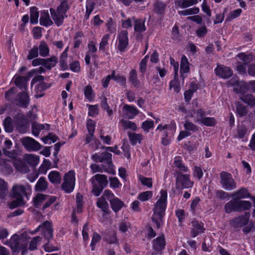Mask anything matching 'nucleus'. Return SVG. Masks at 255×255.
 <instances>
[{
    "label": "nucleus",
    "mask_w": 255,
    "mask_h": 255,
    "mask_svg": "<svg viewBox=\"0 0 255 255\" xmlns=\"http://www.w3.org/2000/svg\"><path fill=\"white\" fill-rule=\"evenodd\" d=\"M167 192L161 190L160 192V197L154 205L153 214L152 220L156 225L157 229L160 228L162 224V218L165 214L167 206Z\"/></svg>",
    "instance_id": "1"
},
{
    "label": "nucleus",
    "mask_w": 255,
    "mask_h": 255,
    "mask_svg": "<svg viewBox=\"0 0 255 255\" xmlns=\"http://www.w3.org/2000/svg\"><path fill=\"white\" fill-rule=\"evenodd\" d=\"M30 190V186L27 183L23 185H14L12 188L11 197L15 199L9 204V208L12 209L25 205V203L23 199V196H27V192Z\"/></svg>",
    "instance_id": "2"
},
{
    "label": "nucleus",
    "mask_w": 255,
    "mask_h": 255,
    "mask_svg": "<svg viewBox=\"0 0 255 255\" xmlns=\"http://www.w3.org/2000/svg\"><path fill=\"white\" fill-rule=\"evenodd\" d=\"M70 8V5L65 2L60 3L56 9L51 8L50 12L55 23L59 26L63 23L64 19L67 17L66 12Z\"/></svg>",
    "instance_id": "3"
},
{
    "label": "nucleus",
    "mask_w": 255,
    "mask_h": 255,
    "mask_svg": "<svg viewBox=\"0 0 255 255\" xmlns=\"http://www.w3.org/2000/svg\"><path fill=\"white\" fill-rule=\"evenodd\" d=\"M92 158L95 162H105L107 166L103 165L105 172L112 174L115 173L112 160V154L111 153L108 152L96 153L92 155Z\"/></svg>",
    "instance_id": "4"
},
{
    "label": "nucleus",
    "mask_w": 255,
    "mask_h": 255,
    "mask_svg": "<svg viewBox=\"0 0 255 255\" xmlns=\"http://www.w3.org/2000/svg\"><path fill=\"white\" fill-rule=\"evenodd\" d=\"M3 244L10 248L13 255H16L21 250L26 249L27 246L25 241L16 234L12 235L9 241Z\"/></svg>",
    "instance_id": "5"
},
{
    "label": "nucleus",
    "mask_w": 255,
    "mask_h": 255,
    "mask_svg": "<svg viewBox=\"0 0 255 255\" xmlns=\"http://www.w3.org/2000/svg\"><path fill=\"white\" fill-rule=\"evenodd\" d=\"M220 183L223 189L227 191H231L237 188V183L231 173L222 171L220 174Z\"/></svg>",
    "instance_id": "6"
},
{
    "label": "nucleus",
    "mask_w": 255,
    "mask_h": 255,
    "mask_svg": "<svg viewBox=\"0 0 255 255\" xmlns=\"http://www.w3.org/2000/svg\"><path fill=\"white\" fill-rule=\"evenodd\" d=\"M193 182L190 180V175L188 174H182L177 172L176 175V186L177 189H183L191 188L193 186Z\"/></svg>",
    "instance_id": "7"
},
{
    "label": "nucleus",
    "mask_w": 255,
    "mask_h": 255,
    "mask_svg": "<svg viewBox=\"0 0 255 255\" xmlns=\"http://www.w3.org/2000/svg\"><path fill=\"white\" fill-rule=\"evenodd\" d=\"M75 184V172L69 171L65 175L64 182L61 185L62 188L65 192L69 193L73 191Z\"/></svg>",
    "instance_id": "8"
},
{
    "label": "nucleus",
    "mask_w": 255,
    "mask_h": 255,
    "mask_svg": "<svg viewBox=\"0 0 255 255\" xmlns=\"http://www.w3.org/2000/svg\"><path fill=\"white\" fill-rule=\"evenodd\" d=\"M21 141L24 148L29 151H36L42 147L41 145L32 137H25L21 139Z\"/></svg>",
    "instance_id": "9"
},
{
    "label": "nucleus",
    "mask_w": 255,
    "mask_h": 255,
    "mask_svg": "<svg viewBox=\"0 0 255 255\" xmlns=\"http://www.w3.org/2000/svg\"><path fill=\"white\" fill-rule=\"evenodd\" d=\"M40 229L42 230L43 236L47 241H49L53 238V229L52 225L49 222L45 221L43 222L36 229L34 233L38 232Z\"/></svg>",
    "instance_id": "10"
},
{
    "label": "nucleus",
    "mask_w": 255,
    "mask_h": 255,
    "mask_svg": "<svg viewBox=\"0 0 255 255\" xmlns=\"http://www.w3.org/2000/svg\"><path fill=\"white\" fill-rule=\"evenodd\" d=\"M118 49L121 52L125 51L128 44V32L126 30H122L118 35Z\"/></svg>",
    "instance_id": "11"
},
{
    "label": "nucleus",
    "mask_w": 255,
    "mask_h": 255,
    "mask_svg": "<svg viewBox=\"0 0 255 255\" xmlns=\"http://www.w3.org/2000/svg\"><path fill=\"white\" fill-rule=\"evenodd\" d=\"M250 216V213L246 212L244 215L239 216L232 220L230 221V225L235 228H241L248 223Z\"/></svg>",
    "instance_id": "12"
},
{
    "label": "nucleus",
    "mask_w": 255,
    "mask_h": 255,
    "mask_svg": "<svg viewBox=\"0 0 255 255\" xmlns=\"http://www.w3.org/2000/svg\"><path fill=\"white\" fill-rule=\"evenodd\" d=\"M215 71L217 76L223 79H228L233 74V71L229 67L223 65L218 66Z\"/></svg>",
    "instance_id": "13"
},
{
    "label": "nucleus",
    "mask_w": 255,
    "mask_h": 255,
    "mask_svg": "<svg viewBox=\"0 0 255 255\" xmlns=\"http://www.w3.org/2000/svg\"><path fill=\"white\" fill-rule=\"evenodd\" d=\"M123 112L128 119H133L139 113L138 110L135 106L127 104L124 106Z\"/></svg>",
    "instance_id": "14"
},
{
    "label": "nucleus",
    "mask_w": 255,
    "mask_h": 255,
    "mask_svg": "<svg viewBox=\"0 0 255 255\" xmlns=\"http://www.w3.org/2000/svg\"><path fill=\"white\" fill-rule=\"evenodd\" d=\"M229 85L234 86V91L237 93L245 92L247 90V86L244 82H240L236 79H231L228 82Z\"/></svg>",
    "instance_id": "15"
},
{
    "label": "nucleus",
    "mask_w": 255,
    "mask_h": 255,
    "mask_svg": "<svg viewBox=\"0 0 255 255\" xmlns=\"http://www.w3.org/2000/svg\"><path fill=\"white\" fill-rule=\"evenodd\" d=\"M192 229L191 230V236L193 238L196 237L199 234L204 232L203 224L196 220H193L191 222Z\"/></svg>",
    "instance_id": "16"
},
{
    "label": "nucleus",
    "mask_w": 255,
    "mask_h": 255,
    "mask_svg": "<svg viewBox=\"0 0 255 255\" xmlns=\"http://www.w3.org/2000/svg\"><path fill=\"white\" fill-rule=\"evenodd\" d=\"M17 105L26 108L29 104V96L26 91L20 92L17 95Z\"/></svg>",
    "instance_id": "17"
},
{
    "label": "nucleus",
    "mask_w": 255,
    "mask_h": 255,
    "mask_svg": "<svg viewBox=\"0 0 255 255\" xmlns=\"http://www.w3.org/2000/svg\"><path fill=\"white\" fill-rule=\"evenodd\" d=\"M28 80V78L21 76L14 77L16 86L22 91L27 90Z\"/></svg>",
    "instance_id": "18"
},
{
    "label": "nucleus",
    "mask_w": 255,
    "mask_h": 255,
    "mask_svg": "<svg viewBox=\"0 0 255 255\" xmlns=\"http://www.w3.org/2000/svg\"><path fill=\"white\" fill-rule=\"evenodd\" d=\"M90 181L94 182L97 181L98 182V185L104 188L106 187L108 184L107 176L104 174H96L91 178Z\"/></svg>",
    "instance_id": "19"
},
{
    "label": "nucleus",
    "mask_w": 255,
    "mask_h": 255,
    "mask_svg": "<svg viewBox=\"0 0 255 255\" xmlns=\"http://www.w3.org/2000/svg\"><path fill=\"white\" fill-rule=\"evenodd\" d=\"M165 245V238L163 235L156 238L153 241V248L157 252L163 250Z\"/></svg>",
    "instance_id": "20"
},
{
    "label": "nucleus",
    "mask_w": 255,
    "mask_h": 255,
    "mask_svg": "<svg viewBox=\"0 0 255 255\" xmlns=\"http://www.w3.org/2000/svg\"><path fill=\"white\" fill-rule=\"evenodd\" d=\"M250 194L249 193L248 189L246 188H242L233 193L232 194V197L235 200L247 198L250 197Z\"/></svg>",
    "instance_id": "21"
},
{
    "label": "nucleus",
    "mask_w": 255,
    "mask_h": 255,
    "mask_svg": "<svg viewBox=\"0 0 255 255\" xmlns=\"http://www.w3.org/2000/svg\"><path fill=\"white\" fill-rule=\"evenodd\" d=\"M48 183L46 178L41 177L35 185V190L37 192H43L48 188Z\"/></svg>",
    "instance_id": "22"
},
{
    "label": "nucleus",
    "mask_w": 255,
    "mask_h": 255,
    "mask_svg": "<svg viewBox=\"0 0 255 255\" xmlns=\"http://www.w3.org/2000/svg\"><path fill=\"white\" fill-rule=\"evenodd\" d=\"M50 126L48 124H39L36 123H33L32 124V133L35 136H38L39 134L40 131L46 128V129L49 128Z\"/></svg>",
    "instance_id": "23"
},
{
    "label": "nucleus",
    "mask_w": 255,
    "mask_h": 255,
    "mask_svg": "<svg viewBox=\"0 0 255 255\" xmlns=\"http://www.w3.org/2000/svg\"><path fill=\"white\" fill-rule=\"evenodd\" d=\"M39 21L40 25L45 26H50L53 24V22L50 19L47 11H44L41 12Z\"/></svg>",
    "instance_id": "24"
},
{
    "label": "nucleus",
    "mask_w": 255,
    "mask_h": 255,
    "mask_svg": "<svg viewBox=\"0 0 255 255\" xmlns=\"http://www.w3.org/2000/svg\"><path fill=\"white\" fill-rule=\"evenodd\" d=\"M134 21V30L136 32L140 33L146 30V27L144 24L145 20L141 19H135L132 18Z\"/></svg>",
    "instance_id": "25"
},
{
    "label": "nucleus",
    "mask_w": 255,
    "mask_h": 255,
    "mask_svg": "<svg viewBox=\"0 0 255 255\" xmlns=\"http://www.w3.org/2000/svg\"><path fill=\"white\" fill-rule=\"evenodd\" d=\"M13 165L17 171L21 173H25L28 172L29 170L27 165L19 160H15L13 161Z\"/></svg>",
    "instance_id": "26"
},
{
    "label": "nucleus",
    "mask_w": 255,
    "mask_h": 255,
    "mask_svg": "<svg viewBox=\"0 0 255 255\" xmlns=\"http://www.w3.org/2000/svg\"><path fill=\"white\" fill-rule=\"evenodd\" d=\"M129 81L135 88H138L140 86V82L138 79L136 71L132 69L129 72Z\"/></svg>",
    "instance_id": "27"
},
{
    "label": "nucleus",
    "mask_w": 255,
    "mask_h": 255,
    "mask_svg": "<svg viewBox=\"0 0 255 255\" xmlns=\"http://www.w3.org/2000/svg\"><path fill=\"white\" fill-rule=\"evenodd\" d=\"M44 66L48 70H51L52 68L55 66L58 63V57L55 56H52L49 58L44 59Z\"/></svg>",
    "instance_id": "28"
},
{
    "label": "nucleus",
    "mask_w": 255,
    "mask_h": 255,
    "mask_svg": "<svg viewBox=\"0 0 255 255\" xmlns=\"http://www.w3.org/2000/svg\"><path fill=\"white\" fill-rule=\"evenodd\" d=\"M25 159L27 162L32 167L36 166L39 162V157L33 154L25 155Z\"/></svg>",
    "instance_id": "29"
},
{
    "label": "nucleus",
    "mask_w": 255,
    "mask_h": 255,
    "mask_svg": "<svg viewBox=\"0 0 255 255\" xmlns=\"http://www.w3.org/2000/svg\"><path fill=\"white\" fill-rule=\"evenodd\" d=\"M38 48L39 50V54L41 57H45L49 55V48L45 41H41Z\"/></svg>",
    "instance_id": "30"
},
{
    "label": "nucleus",
    "mask_w": 255,
    "mask_h": 255,
    "mask_svg": "<svg viewBox=\"0 0 255 255\" xmlns=\"http://www.w3.org/2000/svg\"><path fill=\"white\" fill-rule=\"evenodd\" d=\"M48 177L49 181L53 184H59L61 181V176L57 171H51L49 173Z\"/></svg>",
    "instance_id": "31"
},
{
    "label": "nucleus",
    "mask_w": 255,
    "mask_h": 255,
    "mask_svg": "<svg viewBox=\"0 0 255 255\" xmlns=\"http://www.w3.org/2000/svg\"><path fill=\"white\" fill-rule=\"evenodd\" d=\"M97 206L105 213H109V207L108 203L104 198V197H100L97 199Z\"/></svg>",
    "instance_id": "32"
},
{
    "label": "nucleus",
    "mask_w": 255,
    "mask_h": 255,
    "mask_svg": "<svg viewBox=\"0 0 255 255\" xmlns=\"http://www.w3.org/2000/svg\"><path fill=\"white\" fill-rule=\"evenodd\" d=\"M237 200H231L227 202L225 205V210L227 213L232 212H238Z\"/></svg>",
    "instance_id": "33"
},
{
    "label": "nucleus",
    "mask_w": 255,
    "mask_h": 255,
    "mask_svg": "<svg viewBox=\"0 0 255 255\" xmlns=\"http://www.w3.org/2000/svg\"><path fill=\"white\" fill-rule=\"evenodd\" d=\"M189 63L188 61L187 57L185 55H183L181 59L180 64V73L181 74H184L189 72Z\"/></svg>",
    "instance_id": "34"
},
{
    "label": "nucleus",
    "mask_w": 255,
    "mask_h": 255,
    "mask_svg": "<svg viewBox=\"0 0 255 255\" xmlns=\"http://www.w3.org/2000/svg\"><path fill=\"white\" fill-rule=\"evenodd\" d=\"M174 164L175 167L178 169V171L176 170V175H177V172L181 173V172H186L188 171V167L185 166L179 157L175 158Z\"/></svg>",
    "instance_id": "35"
},
{
    "label": "nucleus",
    "mask_w": 255,
    "mask_h": 255,
    "mask_svg": "<svg viewBox=\"0 0 255 255\" xmlns=\"http://www.w3.org/2000/svg\"><path fill=\"white\" fill-rule=\"evenodd\" d=\"M240 99L251 107L255 106V98L252 94L242 95L240 97Z\"/></svg>",
    "instance_id": "36"
},
{
    "label": "nucleus",
    "mask_w": 255,
    "mask_h": 255,
    "mask_svg": "<svg viewBox=\"0 0 255 255\" xmlns=\"http://www.w3.org/2000/svg\"><path fill=\"white\" fill-rule=\"evenodd\" d=\"M1 170L6 174H9L12 172L11 165L13 164V161L9 160H2Z\"/></svg>",
    "instance_id": "37"
},
{
    "label": "nucleus",
    "mask_w": 255,
    "mask_h": 255,
    "mask_svg": "<svg viewBox=\"0 0 255 255\" xmlns=\"http://www.w3.org/2000/svg\"><path fill=\"white\" fill-rule=\"evenodd\" d=\"M128 135L131 144L135 145L137 142L140 143L142 139V135L140 133L128 132Z\"/></svg>",
    "instance_id": "38"
},
{
    "label": "nucleus",
    "mask_w": 255,
    "mask_h": 255,
    "mask_svg": "<svg viewBox=\"0 0 255 255\" xmlns=\"http://www.w3.org/2000/svg\"><path fill=\"white\" fill-rule=\"evenodd\" d=\"M201 0H199L201 1ZM199 0H179L176 1L178 5L182 8H185L198 3Z\"/></svg>",
    "instance_id": "39"
},
{
    "label": "nucleus",
    "mask_w": 255,
    "mask_h": 255,
    "mask_svg": "<svg viewBox=\"0 0 255 255\" xmlns=\"http://www.w3.org/2000/svg\"><path fill=\"white\" fill-rule=\"evenodd\" d=\"M120 123L124 129H130L133 131L137 129L136 125L134 122L122 119Z\"/></svg>",
    "instance_id": "40"
},
{
    "label": "nucleus",
    "mask_w": 255,
    "mask_h": 255,
    "mask_svg": "<svg viewBox=\"0 0 255 255\" xmlns=\"http://www.w3.org/2000/svg\"><path fill=\"white\" fill-rule=\"evenodd\" d=\"M111 207L112 210L115 212L119 211L123 206L124 205V203L122 201L116 197L111 203Z\"/></svg>",
    "instance_id": "41"
},
{
    "label": "nucleus",
    "mask_w": 255,
    "mask_h": 255,
    "mask_svg": "<svg viewBox=\"0 0 255 255\" xmlns=\"http://www.w3.org/2000/svg\"><path fill=\"white\" fill-rule=\"evenodd\" d=\"M48 196L42 194H37L33 198V202L35 207L38 208L41 206L42 203L47 199Z\"/></svg>",
    "instance_id": "42"
},
{
    "label": "nucleus",
    "mask_w": 255,
    "mask_h": 255,
    "mask_svg": "<svg viewBox=\"0 0 255 255\" xmlns=\"http://www.w3.org/2000/svg\"><path fill=\"white\" fill-rule=\"evenodd\" d=\"M238 212L248 210L251 207V203L248 201L237 200Z\"/></svg>",
    "instance_id": "43"
},
{
    "label": "nucleus",
    "mask_w": 255,
    "mask_h": 255,
    "mask_svg": "<svg viewBox=\"0 0 255 255\" xmlns=\"http://www.w3.org/2000/svg\"><path fill=\"white\" fill-rule=\"evenodd\" d=\"M95 6V3L91 0H87L86 5V13L85 15V18L88 19L91 13L93 11Z\"/></svg>",
    "instance_id": "44"
},
{
    "label": "nucleus",
    "mask_w": 255,
    "mask_h": 255,
    "mask_svg": "<svg viewBox=\"0 0 255 255\" xmlns=\"http://www.w3.org/2000/svg\"><path fill=\"white\" fill-rule=\"evenodd\" d=\"M30 22L32 24H36L38 22L39 12L36 7H32L30 8Z\"/></svg>",
    "instance_id": "45"
},
{
    "label": "nucleus",
    "mask_w": 255,
    "mask_h": 255,
    "mask_svg": "<svg viewBox=\"0 0 255 255\" xmlns=\"http://www.w3.org/2000/svg\"><path fill=\"white\" fill-rule=\"evenodd\" d=\"M7 183L1 179H0V199H3L7 194Z\"/></svg>",
    "instance_id": "46"
},
{
    "label": "nucleus",
    "mask_w": 255,
    "mask_h": 255,
    "mask_svg": "<svg viewBox=\"0 0 255 255\" xmlns=\"http://www.w3.org/2000/svg\"><path fill=\"white\" fill-rule=\"evenodd\" d=\"M242 12V10L241 8H238L231 11L226 17V22H230L237 18L240 15Z\"/></svg>",
    "instance_id": "47"
},
{
    "label": "nucleus",
    "mask_w": 255,
    "mask_h": 255,
    "mask_svg": "<svg viewBox=\"0 0 255 255\" xmlns=\"http://www.w3.org/2000/svg\"><path fill=\"white\" fill-rule=\"evenodd\" d=\"M153 192L151 191H144L139 194L137 199L141 202L148 200L152 198Z\"/></svg>",
    "instance_id": "48"
},
{
    "label": "nucleus",
    "mask_w": 255,
    "mask_h": 255,
    "mask_svg": "<svg viewBox=\"0 0 255 255\" xmlns=\"http://www.w3.org/2000/svg\"><path fill=\"white\" fill-rule=\"evenodd\" d=\"M200 123L208 127H213L216 124V120L212 117L203 118L200 120Z\"/></svg>",
    "instance_id": "49"
},
{
    "label": "nucleus",
    "mask_w": 255,
    "mask_h": 255,
    "mask_svg": "<svg viewBox=\"0 0 255 255\" xmlns=\"http://www.w3.org/2000/svg\"><path fill=\"white\" fill-rule=\"evenodd\" d=\"M91 182L92 185V193L95 196L98 197L100 196L104 188L98 185V184L96 183V182L91 181Z\"/></svg>",
    "instance_id": "50"
},
{
    "label": "nucleus",
    "mask_w": 255,
    "mask_h": 255,
    "mask_svg": "<svg viewBox=\"0 0 255 255\" xmlns=\"http://www.w3.org/2000/svg\"><path fill=\"white\" fill-rule=\"evenodd\" d=\"M42 238L40 236H37L33 238L29 242L28 249L31 251H33L37 249L38 243L41 242Z\"/></svg>",
    "instance_id": "51"
},
{
    "label": "nucleus",
    "mask_w": 255,
    "mask_h": 255,
    "mask_svg": "<svg viewBox=\"0 0 255 255\" xmlns=\"http://www.w3.org/2000/svg\"><path fill=\"white\" fill-rule=\"evenodd\" d=\"M165 4L160 1H157L154 5V11L159 14H163L164 12Z\"/></svg>",
    "instance_id": "52"
},
{
    "label": "nucleus",
    "mask_w": 255,
    "mask_h": 255,
    "mask_svg": "<svg viewBox=\"0 0 255 255\" xmlns=\"http://www.w3.org/2000/svg\"><path fill=\"white\" fill-rule=\"evenodd\" d=\"M110 37V34H105L100 43L99 49L104 51L106 49V46L108 45V41Z\"/></svg>",
    "instance_id": "53"
},
{
    "label": "nucleus",
    "mask_w": 255,
    "mask_h": 255,
    "mask_svg": "<svg viewBox=\"0 0 255 255\" xmlns=\"http://www.w3.org/2000/svg\"><path fill=\"white\" fill-rule=\"evenodd\" d=\"M84 95L85 97L90 101L93 100L94 98V95L91 86L87 85L85 87L84 90Z\"/></svg>",
    "instance_id": "54"
},
{
    "label": "nucleus",
    "mask_w": 255,
    "mask_h": 255,
    "mask_svg": "<svg viewBox=\"0 0 255 255\" xmlns=\"http://www.w3.org/2000/svg\"><path fill=\"white\" fill-rule=\"evenodd\" d=\"M3 126L6 132H11L13 130L12 120L8 117L3 121Z\"/></svg>",
    "instance_id": "55"
},
{
    "label": "nucleus",
    "mask_w": 255,
    "mask_h": 255,
    "mask_svg": "<svg viewBox=\"0 0 255 255\" xmlns=\"http://www.w3.org/2000/svg\"><path fill=\"white\" fill-rule=\"evenodd\" d=\"M101 197H104L105 200L107 199L110 203L116 198L112 191L109 189L105 190Z\"/></svg>",
    "instance_id": "56"
},
{
    "label": "nucleus",
    "mask_w": 255,
    "mask_h": 255,
    "mask_svg": "<svg viewBox=\"0 0 255 255\" xmlns=\"http://www.w3.org/2000/svg\"><path fill=\"white\" fill-rule=\"evenodd\" d=\"M110 187L112 189L119 188L122 186V184L117 177H110Z\"/></svg>",
    "instance_id": "57"
},
{
    "label": "nucleus",
    "mask_w": 255,
    "mask_h": 255,
    "mask_svg": "<svg viewBox=\"0 0 255 255\" xmlns=\"http://www.w3.org/2000/svg\"><path fill=\"white\" fill-rule=\"evenodd\" d=\"M38 56V48L37 46H33L29 51L27 57V59L32 60Z\"/></svg>",
    "instance_id": "58"
},
{
    "label": "nucleus",
    "mask_w": 255,
    "mask_h": 255,
    "mask_svg": "<svg viewBox=\"0 0 255 255\" xmlns=\"http://www.w3.org/2000/svg\"><path fill=\"white\" fill-rule=\"evenodd\" d=\"M237 112L240 117H243L247 114V107L242 104L238 103L237 105Z\"/></svg>",
    "instance_id": "59"
},
{
    "label": "nucleus",
    "mask_w": 255,
    "mask_h": 255,
    "mask_svg": "<svg viewBox=\"0 0 255 255\" xmlns=\"http://www.w3.org/2000/svg\"><path fill=\"white\" fill-rule=\"evenodd\" d=\"M239 58L242 60L245 64L247 65L251 61H253L254 57L252 54L246 55L244 53L239 54Z\"/></svg>",
    "instance_id": "60"
},
{
    "label": "nucleus",
    "mask_w": 255,
    "mask_h": 255,
    "mask_svg": "<svg viewBox=\"0 0 255 255\" xmlns=\"http://www.w3.org/2000/svg\"><path fill=\"white\" fill-rule=\"evenodd\" d=\"M68 55L61 54L60 57L59 63L61 69L65 70L68 69L67 59Z\"/></svg>",
    "instance_id": "61"
},
{
    "label": "nucleus",
    "mask_w": 255,
    "mask_h": 255,
    "mask_svg": "<svg viewBox=\"0 0 255 255\" xmlns=\"http://www.w3.org/2000/svg\"><path fill=\"white\" fill-rule=\"evenodd\" d=\"M177 77L178 76L175 78V77L174 76V79L173 80H172L170 82L169 84V88L170 89H171L172 88H173L174 91L176 93L179 92L180 90V87L179 86V83L177 81Z\"/></svg>",
    "instance_id": "62"
},
{
    "label": "nucleus",
    "mask_w": 255,
    "mask_h": 255,
    "mask_svg": "<svg viewBox=\"0 0 255 255\" xmlns=\"http://www.w3.org/2000/svg\"><path fill=\"white\" fill-rule=\"evenodd\" d=\"M106 26L107 28V30L111 33L115 32L116 30V28L115 26L114 21L111 18H109L107 21Z\"/></svg>",
    "instance_id": "63"
},
{
    "label": "nucleus",
    "mask_w": 255,
    "mask_h": 255,
    "mask_svg": "<svg viewBox=\"0 0 255 255\" xmlns=\"http://www.w3.org/2000/svg\"><path fill=\"white\" fill-rule=\"evenodd\" d=\"M184 127L188 131H195L198 130L197 126L188 121L185 122Z\"/></svg>",
    "instance_id": "64"
}]
</instances>
